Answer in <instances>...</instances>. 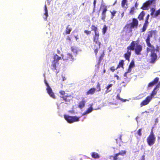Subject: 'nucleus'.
<instances>
[{"instance_id": "1", "label": "nucleus", "mask_w": 160, "mask_h": 160, "mask_svg": "<svg viewBox=\"0 0 160 160\" xmlns=\"http://www.w3.org/2000/svg\"><path fill=\"white\" fill-rule=\"evenodd\" d=\"M139 42V40L138 39L136 41H132L130 45L127 47V52L124 55V57L126 60L129 61L132 50H134L135 54L138 55H141L142 47Z\"/></svg>"}, {"instance_id": "2", "label": "nucleus", "mask_w": 160, "mask_h": 160, "mask_svg": "<svg viewBox=\"0 0 160 160\" xmlns=\"http://www.w3.org/2000/svg\"><path fill=\"white\" fill-rule=\"evenodd\" d=\"M99 32L94 33V35L93 36V41L97 45H94L93 49H94V52L95 54L96 57L97 56V54L98 51V50L100 48V45L101 43L99 41Z\"/></svg>"}, {"instance_id": "3", "label": "nucleus", "mask_w": 160, "mask_h": 160, "mask_svg": "<svg viewBox=\"0 0 160 160\" xmlns=\"http://www.w3.org/2000/svg\"><path fill=\"white\" fill-rule=\"evenodd\" d=\"M61 57L57 54H55L53 57L54 60L52 61V64L51 66V68L53 71H57L59 68L58 67V61L61 59Z\"/></svg>"}, {"instance_id": "4", "label": "nucleus", "mask_w": 160, "mask_h": 160, "mask_svg": "<svg viewBox=\"0 0 160 160\" xmlns=\"http://www.w3.org/2000/svg\"><path fill=\"white\" fill-rule=\"evenodd\" d=\"M156 141V137L153 132V129L151 130L150 134L147 138V142L148 145L151 146L153 145Z\"/></svg>"}, {"instance_id": "5", "label": "nucleus", "mask_w": 160, "mask_h": 160, "mask_svg": "<svg viewBox=\"0 0 160 160\" xmlns=\"http://www.w3.org/2000/svg\"><path fill=\"white\" fill-rule=\"evenodd\" d=\"M138 21L137 19L133 18L132 19V22L126 25L124 28H125L127 27V26H129V28L130 29V32H132V29L135 28H137L138 25Z\"/></svg>"}, {"instance_id": "6", "label": "nucleus", "mask_w": 160, "mask_h": 160, "mask_svg": "<svg viewBox=\"0 0 160 160\" xmlns=\"http://www.w3.org/2000/svg\"><path fill=\"white\" fill-rule=\"evenodd\" d=\"M126 153V151L125 150H122L119 152L114 154L113 156H110V158L112 160H120L122 158L119 156L123 157Z\"/></svg>"}, {"instance_id": "7", "label": "nucleus", "mask_w": 160, "mask_h": 160, "mask_svg": "<svg viewBox=\"0 0 160 160\" xmlns=\"http://www.w3.org/2000/svg\"><path fill=\"white\" fill-rule=\"evenodd\" d=\"M64 118L66 121L70 123H72L79 121V117H78L77 116H71L64 115Z\"/></svg>"}, {"instance_id": "8", "label": "nucleus", "mask_w": 160, "mask_h": 160, "mask_svg": "<svg viewBox=\"0 0 160 160\" xmlns=\"http://www.w3.org/2000/svg\"><path fill=\"white\" fill-rule=\"evenodd\" d=\"M61 96L60 97L63 98V100L66 102H69L71 99V96L70 94H67L64 91L61 90L59 92Z\"/></svg>"}, {"instance_id": "9", "label": "nucleus", "mask_w": 160, "mask_h": 160, "mask_svg": "<svg viewBox=\"0 0 160 160\" xmlns=\"http://www.w3.org/2000/svg\"><path fill=\"white\" fill-rule=\"evenodd\" d=\"M156 0H148L143 4L141 8L143 10H148V7L152 4H155Z\"/></svg>"}, {"instance_id": "10", "label": "nucleus", "mask_w": 160, "mask_h": 160, "mask_svg": "<svg viewBox=\"0 0 160 160\" xmlns=\"http://www.w3.org/2000/svg\"><path fill=\"white\" fill-rule=\"evenodd\" d=\"M157 33V31L156 30H151L147 32V36L145 39L146 43L150 42V38L152 37L153 35H156Z\"/></svg>"}, {"instance_id": "11", "label": "nucleus", "mask_w": 160, "mask_h": 160, "mask_svg": "<svg viewBox=\"0 0 160 160\" xmlns=\"http://www.w3.org/2000/svg\"><path fill=\"white\" fill-rule=\"evenodd\" d=\"M62 58L63 60L65 61H73L74 58L72 55L69 53L65 55H62Z\"/></svg>"}, {"instance_id": "12", "label": "nucleus", "mask_w": 160, "mask_h": 160, "mask_svg": "<svg viewBox=\"0 0 160 160\" xmlns=\"http://www.w3.org/2000/svg\"><path fill=\"white\" fill-rule=\"evenodd\" d=\"M146 43L148 47L146 48L147 52H150L151 53H152V52H155V48L153 45L151 44L150 42H147Z\"/></svg>"}, {"instance_id": "13", "label": "nucleus", "mask_w": 160, "mask_h": 160, "mask_svg": "<svg viewBox=\"0 0 160 160\" xmlns=\"http://www.w3.org/2000/svg\"><path fill=\"white\" fill-rule=\"evenodd\" d=\"M150 63H154L157 60L158 58V56L157 54L155 52L151 53L150 55Z\"/></svg>"}, {"instance_id": "14", "label": "nucleus", "mask_w": 160, "mask_h": 160, "mask_svg": "<svg viewBox=\"0 0 160 160\" xmlns=\"http://www.w3.org/2000/svg\"><path fill=\"white\" fill-rule=\"evenodd\" d=\"M152 100L151 98L147 96L144 100H143L140 104L141 107L143 106L146 105L148 104Z\"/></svg>"}, {"instance_id": "15", "label": "nucleus", "mask_w": 160, "mask_h": 160, "mask_svg": "<svg viewBox=\"0 0 160 160\" xmlns=\"http://www.w3.org/2000/svg\"><path fill=\"white\" fill-rule=\"evenodd\" d=\"M103 7H104V8L101 14V19L104 21L106 17V13L107 11V7L106 6L103 5Z\"/></svg>"}, {"instance_id": "16", "label": "nucleus", "mask_w": 160, "mask_h": 160, "mask_svg": "<svg viewBox=\"0 0 160 160\" xmlns=\"http://www.w3.org/2000/svg\"><path fill=\"white\" fill-rule=\"evenodd\" d=\"M46 90L48 93L52 98L55 99V96L54 93L53 92L52 90L50 87H48L46 88Z\"/></svg>"}, {"instance_id": "17", "label": "nucleus", "mask_w": 160, "mask_h": 160, "mask_svg": "<svg viewBox=\"0 0 160 160\" xmlns=\"http://www.w3.org/2000/svg\"><path fill=\"white\" fill-rule=\"evenodd\" d=\"M96 91V89L95 88H91L86 92V94L87 95L93 94Z\"/></svg>"}, {"instance_id": "18", "label": "nucleus", "mask_w": 160, "mask_h": 160, "mask_svg": "<svg viewBox=\"0 0 160 160\" xmlns=\"http://www.w3.org/2000/svg\"><path fill=\"white\" fill-rule=\"evenodd\" d=\"M86 101L85 100H82L80 101L78 105V107L80 109H82L85 107Z\"/></svg>"}, {"instance_id": "19", "label": "nucleus", "mask_w": 160, "mask_h": 160, "mask_svg": "<svg viewBox=\"0 0 160 160\" xmlns=\"http://www.w3.org/2000/svg\"><path fill=\"white\" fill-rule=\"evenodd\" d=\"M145 14L144 11H142L139 14L138 18L139 21H141L143 20V18Z\"/></svg>"}, {"instance_id": "20", "label": "nucleus", "mask_w": 160, "mask_h": 160, "mask_svg": "<svg viewBox=\"0 0 160 160\" xmlns=\"http://www.w3.org/2000/svg\"><path fill=\"white\" fill-rule=\"evenodd\" d=\"M124 61L123 60H121L119 62L117 66L116 69H118V68H124Z\"/></svg>"}, {"instance_id": "21", "label": "nucleus", "mask_w": 160, "mask_h": 160, "mask_svg": "<svg viewBox=\"0 0 160 160\" xmlns=\"http://www.w3.org/2000/svg\"><path fill=\"white\" fill-rule=\"evenodd\" d=\"M92 31H94V33L98 32V28L97 27L94 25H92L91 27Z\"/></svg>"}, {"instance_id": "22", "label": "nucleus", "mask_w": 160, "mask_h": 160, "mask_svg": "<svg viewBox=\"0 0 160 160\" xmlns=\"http://www.w3.org/2000/svg\"><path fill=\"white\" fill-rule=\"evenodd\" d=\"M91 156L93 158H98L100 157V156L98 153L95 152H93L92 153Z\"/></svg>"}, {"instance_id": "23", "label": "nucleus", "mask_w": 160, "mask_h": 160, "mask_svg": "<svg viewBox=\"0 0 160 160\" xmlns=\"http://www.w3.org/2000/svg\"><path fill=\"white\" fill-rule=\"evenodd\" d=\"M70 25H68L66 28L65 31V33L67 34H68L70 33V32L72 30V28H71L69 27Z\"/></svg>"}, {"instance_id": "24", "label": "nucleus", "mask_w": 160, "mask_h": 160, "mask_svg": "<svg viewBox=\"0 0 160 160\" xmlns=\"http://www.w3.org/2000/svg\"><path fill=\"white\" fill-rule=\"evenodd\" d=\"M104 52H102V54H101L100 56H99V59L98 61V64L99 66V64L100 63H101L102 59L103 58V57H104Z\"/></svg>"}, {"instance_id": "25", "label": "nucleus", "mask_w": 160, "mask_h": 160, "mask_svg": "<svg viewBox=\"0 0 160 160\" xmlns=\"http://www.w3.org/2000/svg\"><path fill=\"white\" fill-rule=\"evenodd\" d=\"M112 85H113L112 84H110L108 85V86L106 88L107 89L105 91L106 93H108L111 91V89H110V88H111Z\"/></svg>"}, {"instance_id": "26", "label": "nucleus", "mask_w": 160, "mask_h": 160, "mask_svg": "<svg viewBox=\"0 0 160 160\" xmlns=\"http://www.w3.org/2000/svg\"><path fill=\"white\" fill-rule=\"evenodd\" d=\"M45 13L44 14L46 16L45 19L46 20L48 17V10H47V7L46 5H45L44 7Z\"/></svg>"}, {"instance_id": "27", "label": "nucleus", "mask_w": 160, "mask_h": 160, "mask_svg": "<svg viewBox=\"0 0 160 160\" xmlns=\"http://www.w3.org/2000/svg\"><path fill=\"white\" fill-rule=\"evenodd\" d=\"M155 89L156 88H155L154 90L151 92L149 96H148V97H149L151 98V100H152L153 97L156 94V92L155 91Z\"/></svg>"}, {"instance_id": "28", "label": "nucleus", "mask_w": 160, "mask_h": 160, "mask_svg": "<svg viewBox=\"0 0 160 160\" xmlns=\"http://www.w3.org/2000/svg\"><path fill=\"white\" fill-rule=\"evenodd\" d=\"M110 12L111 13V18L113 19L114 17L115 16L117 11L115 10H113L112 11H110Z\"/></svg>"}, {"instance_id": "29", "label": "nucleus", "mask_w": 160, "mask_h": 160, "mask_svg": "<svg viewBox=\"0 0 160 160\" xmlns=\"http://www.w3.org/2000/svg\"><path fill=\"white\" fill-rule=\"evenodd\" d=\"M107 29V27L105 25H104L102 29V32L103 34H105L106 33Z\"/></svg>"}, {"instance_id": "30", "label": "nucleus", "mask_w": 160, "mask_h": 160, "mask_svg": "<svg viewBox=\"0 0 160 160\" xmlns=\"http://www.w3.org/2000/svg\"><path fill=\"white\" fill-rule=\"evenodd\" d=\"M135 8L134 7H131L129 12V14L131 15L134 14L135 12Z\"/></svg>"}, {"instance_id": "31", "label": "nucleus", "mask_w": 160, "mask_h": 160, "mask_svg": "<svg viewBox=\"0 0 160 160\" xmlns=\"http://www.w3.org/2000/svg\"><path fill=\"white\" fill-rule=\"evenodd\" d=\"M160 15V8L157 10L154 14V18H157Z\"/></svg>"}, {"instance_id": "32", "label": "nucleus", "mask_w": 160, "mask_h": 160, "mask_svg": "<svg viewBox=\"0 0 160 160\" xmlns=\"http://www.w3.org/2000/svg\"><path fill=\"white\" fill-rule=\"evenodd\" d=\"M93 110V108L92 106L89 107L85 112V114H87L91 112Z\"/></svg>"}, {"instance_id": "33", "label": "nucleus", "mask_w": 160, "mask_h": 160, "mask_svg": "<svg viewBox=\"0 0 160 160\" xmlns=\"http://www.w3.org/2000/svg\"><path fill=\"white\" fill-rule=\"evenodd\" d=\"M96 88L98 92L100 91L101 90L100 84L99 82H98L97 83Z\"/></svg>"}, {"instance_id": "34", "label": "nucleus", "mask_w": 160, "mask_h": 160, "mask_svg": "<svg viewBox=\"0 0 160 160\" xmlns=\"http://www.w3.org/2000/svg\"><path fill=\"white\" fill-rule=\"evenodd\" d=\"M148 26L145 25H143L142 28L141 29V32H144L147 29Z\"/></svg>"}, {"instance_id": "35", "label": "nucleus", "mask_w": 160, "mask_h": 160, "mask_svg": "<svg viewBox=\"0 0 160 160\" xmlns=\"http://www.w3.org/2000/svg\"><path fill=\"white\" fill-rule=\"evenodd\" d=\"M135 66L134 62L133 61H132L130 63L129 66V67L132 68L133 67Z\"/></svg>"}, {"instance_id": "36", "label": "nucleus", "mask_w": 160, "mask_h": 160, "mask_svg": "<svg viewBox=\"0 0 160 160\" xmlns=\"http://www.w3.org/2000/svg\"><path fill=\"white\" fill-rule=\"evenodd\" d=\"M127 0H122L121 2V6L122 7H125V5L127 3Z\"/></svg>"}, {"instance_id": "37", "label": "nucleus", "mask_w": 160, "mask_h": 160, "mask_svg": "<svg viewBox=\"0 0 160 160\" xmlns=\"http://www.w3.org/2000/svg\"><path fill=\"white\" fill-rule=\"evenodd\" d=\"M71 51L74 53H75L77 54L78 52V50L77 49L74 47H71Z\"/></svg>"}, {"instance_id": "38", "label": "nucleus", "mask_w": 160, "mask_h": 160, "mask_svg": "<svg viewBox=\"0 0 160 160\" xmlns=\"http://www.w3.org/2000/svg\"><path fill=\"white\" fill-rule=\"evenodd\" d=\"M159 78L158 77H156L152 81V82L155 83V84L157 83L159 80Z\"/></svg>"}, {"instance_id": "39", "label": "nucleus", "mask_w": 160, "mask_h": 160, "mask_svg": "<svg viewBox=\"0 0 160 160\" xmlns=\"http://www.w3.org/2000/svg\"><path fill=\"white\" fill-rule=\"evenodd\" d=\"M142 130V129L140 128L137 132V133L139 136H141L142 135V133H141Z\"/></svg>"}, {"instance_id": "40", "label": "nucleus", "mask_w": 160, "mask_h": 160, "mask_svg": "<svg viewBox=\"0 0 160 160\" xmlns=\"http://www.w3.org/2000/svg\"><path fill=\"white\" fill-rule=\"evenodd\" d=\"M84 32L87 35H89L91 34V32L90 31H88V30H86L84 31Z\"/></svg>"}, {"instance_id": "41", "label": "nucleus", "mask_w": 160, "mask_h": 160, "mask_svg": "<svg viewBox=\"0 0 160 160\" xmlns=\"http://www.w3.org/2000/svg\"><path fill=\"white\" fill-rule=\"evenodd\" d=\"M154 85H155V83H154L152 81L150 83H149L148 84V87H152L153 86H154Z\"/></svg>"}, {"instance_id": "42", "label": "nucleus", "mask_w": 160, "mask_h": 160, "mask_svg": "<svg viewBox=\"0 0 160 160\" xmlns=\"http://www.w3.org/2000/svg\"><path fill=\"white\" fill-rule=\"evenodd\" d=\"M110 69L112 71V72H113L116 70H117V69L115 68L114 66H112L110 68Z\"/></svg>"}, {"instance_id": "43", "label": "nucleus", "mask_w": 160, "mask_h": 160, "mask_svg": "<svg viewBox=\"0 0 160 160\" xmlns=\"http://www.w3.org/2000/svg\"><path fill=\"white\" fill-rule=\"evenodd\" d=\"M132 68H130L128 67V68L127 70L126 71V72L127 73H130L132 71Z\"/></svg>"}, {"instance_id": "44", "label": "nucleus", "mask_w": 160, "mask_h": 160, "mask_svg": "<svg viewBox=\"0 0 160 160\" xmlns=\"http://www.w3.org/2000/svg\"><path fill=\"white\" fill-rule=\"evenodd\" d=\"M148 23H149V22L148 21V20H145V22L144 23V25H145L148 26Z\"/></svg>"}, {"instance_id": "45", "label": "nucleus", "mask_w": 160, "mask_h": 160, "mask_svg": "<svg viewBox=\"0 0 160 160\" xmlns=\"http://www.w3.org/2000/svg\"><path fill=\"white\" fill-rule=\"evenodd\" d=\"M160 48L158 46L156 47V49L155 48V51L159 52V51Z\"/></svg>"}, {"instance_id": "46", "label": "nucleus", "mask_w": 160, "mask_h": 160, "mask_svg": "<svg viewBox=\"0 0 160 160\" xmlns=\"http://www.w3.org/2000/svg\"><path fill=\"white\" fill-rule=\"evenodd\" d=\"M155 10V9L154 8H151L150 9V11L151 12H154Z\"/></svg>"}, {"instance_id": "47", "label": "nucleus", "mask_w": 160, "mask_h": 160, "mask_svg": "<svg viewBox=\"0 0 160 160\" xmlns=\"http://www.w3.org/2000/svg\"><path fill=\"white\" fill-rule=\"evenodd\" d=\"M140 160H145V156L143 155L142 156Z\"/></svg>"}, {"instance_id": "48", "label": "nucleus", "mask_w": 160, "mask_h": 160, "mask_svg": "<svg viewBox=\"0 0 160 160\" xmlns=\"http://www.w3.org/2000/svg\"><path fill=\"white\" fill-rule=\"evenodd\" d=\"M154 12H151L150 13V15L152 16L153 18H154Z\"/></svg>"}, {"instance_id": "49", "label": "nucleus", "mask_w": 160, "mask_h": 160, "mask_svg": "<svg viewBox=\"0 0 160 160\" xmlns=\"http://www.w3.org/2000/svg\"><path fill=\"white\" fill-rule=\"evenodd\" d=\"M149 16H149V14H148V15H147V16H146V18L145 20H148L149 17Z\"/></svg>"}, {"instance_id": "50", "label": "nucleus", "mask_w": 160, "mask_h": 160, "mask_svg": "<svg viewBox=\"0 0 160 160\" xmlns=\"http://www.w3.org/2000/svg\"><path fill=\"white\" fill-rule=\"evenodd\" d=\"M45 83L46 86H47V88H48V87H50L49 86V85L48 83L46 81H45Z\"/></svg>"}, {"instance_id": "51", "label": "nucleus", "mask_w": 160, "mask_h": 160, "mask_svg": "<svg viewBox=\"0 0 160 160\" xmlns=\"http://www.w3.org/2000/svg\"><path fill=\"white\" fill-rule=\"evenodd\" d=\"M67 39L70 41H71V39L70 38L69 36H68L67 38Z\"/></svg>"}, {"instance_id": "52", "label": "nucleus", "mask_w": 160, "mask_h": 160, "mask_svg": "<svg viewBox=\"0 0 160 160\" xmlns=\"http://www.w3.org/2000/svg\"><path fill=\"white\" fill-rule=\"evenodd\" d=\"M114 77H116L117 80H118L119 79V76L117 75H115Z\"/></svg>"}, {"instance_id": "53", "label": "nucleus", "mask_w": 160, "mask_h": 160, "mask_svg": "<svg viewBox=\"0 0 160 160\" xmlns=\"http://www.w3.org/2000/svg\"><path fill=\"white\" fill-rule=\"evenodd\" d=\"M124 12H122V13L121 14V18H123L124 16Z\"/></svg>"}, {"instance_id": "54", "label": "nucleus", "mask_w": 160, "mask_h": 160, "mask_svg": "<svg viewBox=\"0 0 160 160\" xmlns=\"http://www.w3.org/2000/svg\"><path fill=\"white\" fill-rule=\"evenodd\" d=\"M138 4L137 3V2H136V3H135V7L137 8L138 7Z\"/></svg>"}, {"instance_id": "55", "label": "nucleus", "mask_w": 160, "mask_h": 160, "mask_svg": "<svg viewBox=\"0 0 160 160\" xmlns=\"http://www.w3.org/2000/svg\"><path fill=\"white\" fill-rule=\"evenodd\" d=\"M128 73H126V72H125V73H124V76L126 78H127V74Z\"/></svg>"}, {"instance_id": "56", "label": "nucleus", "mask_w": 160, "mask_h": 160, "mask_svg": "<svg viewBox=\"0 0 160 160\" xmlns=\"http://www.w3.org/2000/svg\"><path fill=\"white\" fill-rule=\"evenodd\" d=\"M96 0H94L93 2V5L95 7L96 5Z\"/></svg>"}, {"instance_id": "57", "label": "nucleus", "mask_w": 160, "mask_h": 160, "mask_svg": "<svg viewBox=\"0 0 160 160\" xmlns=\"http://www.w3.org/2000/svg\"><path fill=\"white\" fill-rule=\"evenodd\" d=\"M57 53L58 54H60L61 53L60 51L58 49H57Z\"/></svg>"}, {"instance_id": "58", "label": "nucleus", "mask_w": 160, "mask_h": 160, "mask_svg": "<svg viewBox=\"0 0 160 160\" xmlns=\"http://www.w3.org/2000/svg\"><path fill=\"white\" fill-rule=\"evenodd\" d=\"M117 2V1L116 0V1L113 4V5H112V6H114V5H115V4H116V3Z\"/></svg>"}, {"instance_id": "59", "label": "nucleus", "mask_w": 160, "mask_h": 160, "mask_svg": "<svg viewBox=\"0 0 160 160\" xmlns=\"http://www.w3.org/2000/svg\"><path fill=\"white\" fill-rule=\"evenodd\" d=\"M105 72H106V70L105 69H104L103 70V73H105Z\"/></svg>"}, {"instance_id": "60", "label": "nucleus", "mask_w": 160, "mask_h": 160, "mask_svg": "<svg viewBox=\"0 0 160 160\" xmlns=\"http://www.w3.org/2000/svg\"><path fill=\"white\" fill-rule=\"evenodd\" d=\"M144 112H145L146 113H149V112H148L147 111H145Z\"/></svg>"}, {"instance_id": "61", "label": "nucleus", "mask_w": 160, "mask_h": 160, "mask_svg": "<svg viewBox=\"0 0 160 160\" xmlns=\"http://www.w3.org/2000/svg\"><path fill=\"white\" fill-rule=\"evenodd\" d=\"M158 41L160 43V37L159 38H158Z\"/></svg>"}, {"instance_id": "62", "label": "nucleus", "mask_w": 160, "mask_h": 160, "mask_svg": "<svg viewBox=\"0 0 160 160\" xmlns=\"http://www.w3.org/2000/svg\"><path fill=\"white\" fill-rule=\"evenodd\" d=\"M66 79L64 77L63 79V81H64Z\"/></svg>"}, {"instance_id": "63", "label": "nucleus", "mask_w": 160, "mask_h": 160, "mask_svg": "<svg viewBox=\"0 0 160 160\" xmlns=\"http://www.w3.org/2000/svg\"><path fill=\"white\" fill-rule=\"evenodd\" d=\"M75 37L76 38V40H77L78 38H77V37L75 36Z\"/></svg>"}, {"instance_id": "64", "label": "nucleus", "mask_w": 160, "mask_h": 160, "mask_svg": "<svg viewBox=\"0 0 160 160\" xmlns=\"http://www.w3.org/2000/svg\"><path fill=\"white\" fill-rule=\"evenodd\" d=\"M158 55H159V57H160V53H159V54Z\"/></svg>"}]
</instances>
